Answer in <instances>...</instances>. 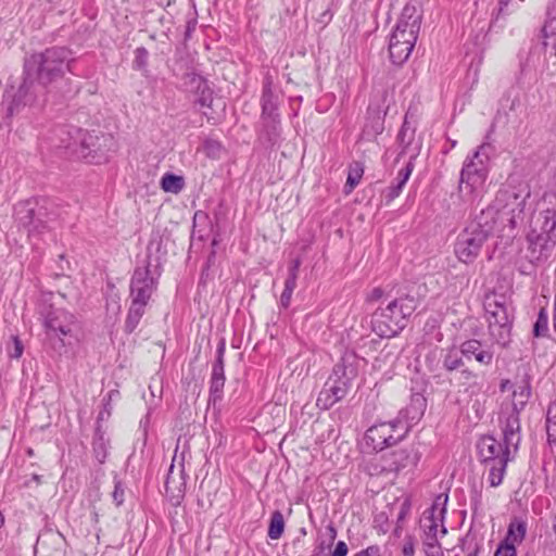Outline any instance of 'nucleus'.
<instances>
[{
	"instance_id": "obj_1",
	"label": "nucleus",
	"mask_w": 556,
	"mask_h": 556,
	"mask_svg": "<svg viewBox=\"0 0 556 556\" xmlns=\"http://www.w3.org/2000/svg\"><path fill=\"white\" fill-rule=\"evenodd\" d=\"M71 51L64 47H51L35 52L24 60L22 83L12 101L10 111L24 106L40 105L47 88L63 78L71 71Z\"/></svg>"
},
{
	"instance_id": "obj_2",
	"label": "nucleus",
	"mask_w": 556,
	"mask_h": 556,
	"mask_svg": "<svg viewBox=\"0 0 556 556\" xmlns=\"http://www.w3.org/2000/svg\"><path fill=\"white\" fill-rule=\"evenodd\" d=\"M527 252L531 263L545 262L556 245V192L548 191L539 203V214L527 235Z\"/></svg>"
},
{
	"instance_id": "obj_3",
	"label": "nucleus",
	"mask_w": 556,
	"mask_h": 556,
	"mask_svg": "<svg viewBox=\"0 0 556 556\" xmlns=\"http://www.w3.org/2000/svg\"><path fill=\"white\" fill-rule=\"evenodd\" d=\"M496 230V211L482 210L481 213L458 235L455 243L456 257L465 263H472L479 255L485 241Z\"/></svg>"
},
{
	"instance_id": "obj_4",
	"label": "nucleus",
	"mask_w": 556,
	"mask_h": 556,
	"mask_svg": "<svg viewBox=\"0 0 556 556\" xmlns=\"http://www.w3.org/2000/svg\"><path fill=\"white\" fill-rule=\"evenodd\" d=\"M491 151L490 143H482L465 159L458 184V191L465 202L472 203L482 195L490 172Z\"/></svg>"
},
{
	"instance_id": "obj_5",
	"label": "nucleus",
	"mask_w": 556,
	"mask_h": 556,
	"mask_svg": "<svg viewBox=\"0 0 556 556\" xmlns=\"http://www.w3.org/2000/svg\"><path fill=\"white\" fill-rule=\"evenodd\" d=\"M421 14L415 5H405L393 30L390 42V59L394 64L404 63L412 53L420 29Z\"/></svg>"
},
{
	"instance_id": "obj_6",
	"label": "nucleus",
	"mask_w": 556,
	"mask_h": 556,
	"mask_svg": "<svg viewBox=\"0 0 556 556\" xmlns=\"http://www.w3.org/2000/svg\"><path fill=\"white\" fill-rule=\"evenodd\" d=\"M529 198L530 188L526 184L518 187L508 185L500 190L494 204L488 207L496 211V226L501 223L503 229H515L523 223Z\"/></svg>"
},
{
	"instance_id": "obj_7",
	"label": "nucleus",
	"mask_w": 556,
	"mask_h": 556,
	"mask_svg": "<svg viewBox=\"0 0 556 556\" xmlns=\"http://www.w3.org/2000/svg\"><path fill=\"white\" fill-rule=\"evenodd\" d=\"M418 307V300L405 295L391 301L384 308L372 314V330L381 338L396 336L406 326L407 318Z\"/></svg>"
},
{
	"instance_id": "obj_8",
	"label": "nucleus",
	"mask_w": 556,
	"mask_h": 556,
	"mask_svg": "<svg viewBox=\"0 0 556 556\" xmlns=\"http://www.w3.org/2000/svg\"><path fill=\"white\" fill-rule=\"evenodd\" d=\"M353 362L354 356L345 355L340 363L334 365L332 375L318 394L317 406L328 409L348 394L352 380L357 376V369Z\"/></svg>"
},
{
	"instance_id": "obj_9",
	"label": "nucleus",
	"mask_w": 556,
	"mask_h": 556,
	"mask_svg": "<svg viewBox=\"0 0 556 556\" xmlns=\"http://www.w3.org/2000/svg\"><path fill=\"white\" fill-rule=\"evenodd\" d=\"M484 311L490 336L496 343L505 345L511 329V315L505 296L496 293L488 294L484 300Z\"/></svg>"
},
{
	"instance_id": "obj_10",
	"label": "nucleus",
	"mask_w": 556,
	"mask_h": 556,
	"mask_svg": "<svg viewBox=\"0 0 556 556\" xmlns=\"http://www.w3.org/2000/svg\"><path fill=\"white\" fill-rule=\"evenodd\" d=\"M409 428V422L404 420V414L400 412L395 419L371 426L365 433L364 442L374 451H382L400 443L407 435Z\"/></svg>"
},
{
	"instance_id": "obj_11",
	"label": "nucleus",
	"mask_w": 556,
	"mask_h": 556,
	"mask_svg": "<svg viewBox=\"0 0 556 556\" xmlns=\"http://www.w3.org/2000/svg\"><path fill=\"white\" fill-rule=\"evenodd\" d=\"M43 316V327L50 340H59L61 346L71 342L67 339L74 338V329L77 327L75 316L64 308L50 306Z\"/></svg>"
},
{
	"instance_id": "obj_12",
	"label": "nucleus",
	"mask_w": 556,
	"mask_h": 556,
	"mask_svg": "<svg viewBox=\"0 0 556 556\" xmlns=\"http://www.w3.org/2000/svg\"><path fill=\"white\" fill-rule=\"evenodd\" d=\"M393 101V91L388 89L378 90L370 100L367 110V119L363 129V136L371 140L384 129V116L390 110Z\"/></svg>"
},
{
	"instance_id": "obj_13",
	"label": "nucleus",
	"mask_w": 556,
	"mask_h": 556,
	"mask_svg": "<svg viewBox=\"0 0 556 556\" xmlns=\"http://www.w3.org/2000/svg\"><path fill=\"white\" fill-rule=\"evenodd\" d=\"M156 288L157 280L151 275L149 265L137 267L130 280L131 303L147 306Z\"/></svg>"
},
{
	"instance_id": "obj_14",
	"label": "nucleus",
	"mask_w": 556,
	"mask_h": 556,
	"mask_svg": "<svg viewBox=\"0 0 556 556\" xmlns=\"http://www.w3.org/2000/svg\"><path fill=\"white\" fill-rule=\"evenodd\" d=\"M447 494H440L435 497L429 511L425 513L421 518V528L425 536H444L447 532L443 525L444 515L446 513Z\"/></svg>"
},
{
	"instance_id": "obj_15",
	"label": "nucleus",
	"mask_w": 556,
	"mask_h": 556,
	"mask_svg": "<svg viewBox=\"0 0 556 556\" xmlns=\"http://www.w3.org/2000/svg\"><path fill=\"white\" fill-rule=\"evenodd\" d=\"M478 454L481 462L486 465L495 463L497 459L509 460L510 446L502 444L491 435L482 437L478 444Z\"/></svg>"
},
{
	"instance_id": "obj_16",
	"label": "nucleus",
	"mask_w": 556,
	"mask_h": 556,
	"mask_svg": "<svg viewBox=\"0 0 556 556\" xmlns=\"http://www.w3.org/2000/svg\"><path fill=\"white\" fill-rule=\"evenodd\" d=\"M177 459V455L175 454L173 458V464L169 467L166 480H165V492L166 496L174 505H178L184 497L186 490V476L184 471L182 463L179 464L180 468L178 470L175 469V462Z\"/></svg>"
},
{
	"instance_id": "obj_17",
	"label": "nucleus",
	"mask_w": 556,
	"mask_h": 556,
	"mask_svg": "<svg viewBox=\"0 0 556 556\" xmlns=\"http://www.w3.org/2000/svg\"><path fill=\"white\" fill-rule=\"evenodd\" d=\"M224 344H222L217 350V358L213 364L212 375H211V386H210V395L211 401L214 403L217 400H220L224 384H225V372H224Z\"/></svg>"
},
{
	"instance_id": "obj_18",
	"label": "nucleus",
	"mask_w": 556,
	"mask_h": 556,
	"mask_svg": "<svg viewBox=\"0 0 556 556\" xmlns=\"http://www.w3.org/2000/svg\"><path fill=\"white\" fill-rule=\"evenodd\" d=\"M455 381L459 391L470 396L479 394L483 389V376L468 368L460 370Z\"/></svg>"
},
{
	"instance_id": "obj_19",
	"label": "nucleus",
	"mask_w": 556,
	"mask_h": 556,
	"mask_svg": "<svg viewBox=\"0 0 556 556\" xmlns=\"http://www.w3.org/2000/svg\"><path fill=\"white\" fill-rule=\"evenodd\" d=\"M460 353L468 361L472 358L482 365H490L493 361V353L484 349L478 340H467L460 345Z\"/></svg>"
},
{
	"instance_id": "obj_20",
	"label": "nucleus",
	"mask_w": 556,
	"mask_h": 556,
	"mask_svg": "<svg viewBox=\"0 0 556 556\" xmlns=\"http://www.w3.org/2000/svg\"><path fill=\"white\" fill-rule=\"evenodd\" d=\"M78 139L80 142V150L79 154L83 157L89 156L92 152L97 153L98 151H101V142H111L112 138L109 136L102 135L101 137L90 134L88 131H83L81 129L77 130Z\"/></svg>"
},
{
	"instance_id": "obj_21",
	"label": "nucleus",
	"mask_w": 556,
	"mask_h": 556,
	"mask_svg": "<svg viewBox=\"0 0 556 556\" xmlns=\"http://www.w3.org/2000/svg\"><path fill=\"white\" fill-rule=\"evenodd\" d=\"M507 414L506 420L503 426L504 443L507 446L517 450L520 442V420L519 414L505 412Z\"/></svg>"
},
{
	"instance_id": "obj_22",
	"label": "nucleus",
	"mask_w": 556,
	"mask_h": 556,
	"mask_svg": "<svg viewBox=\"0 0 556 556\" xmlns=\"http://www.w3.org/2000/svg\"><path fill=\"white\" fill-rule=\"evenodd\" d=\"M544 46L551 48L556 55V0L547 9V21L543 27Z\"/></svg>"
},
{
	"instance_id": "obj_23",
	"label": "nucleus",
	"mask_w": 556,
	"mask_h": 556,
	"mask_svg": "<svg viewBox=\"0 0 556 556\" xmlns=\"http://www.w3.org/2000/svg\"><path fill=\"white\" fill-rule=\"evenodd\" d=\"M531 395V388L527 381H521L513 390V399L509 405V412L519 414L528 403ZM508 410V407L505 408Z\"/></svg>"
},
{
	"instance_id": "obj_24",
	"label": "nucleus",
	"mask_w": 556,
	"mask_h": 556,
	"mask_svg": "<svg viewBox=\"0 0 556 556\" xmlns=\"http://www.w3.org/2000/svg\"><path fill=\"white\" fill-rule=\"evenodd\" d=\"M277 108H278V96L273 92V90L270 88V83L267 81L264 86L263 96H262L263 117L269 118L273 122H276Z\"/></svg>"
},
{
	"instance_id": "obj_25",
	"label": "nucleus",
	"mask_w": 556,
	"mask_h": 556,
	"mask_svg": "<svg viewBox=\"0 0 556 556\" xmlns=\"http://www.w3.org/2000/svg\"><path fill=\"white\" fill-rule=\"evenodd\" d=\"M190 85L195 88V92L198 94V103L204 106H211L213 98L212 90L207 84V81L199 75H192L190 77Z\"/></svg>"
},
{
	"instance_id": "obj_26",
	"label": "nucleus",
	"mask_w": 556,
	"mask_h": 556,
	"mask_svg": "<svg viewBox=\"0 0 556 556\" xmlns=\"http://www.w3.org/2000/svg\"><path fill=\"white\" fill-rule=\"evenodd\" d=\"M526 532L527 523L520 518H514L508 526L507 535L503 542L515 546L523 541Z\"/></svg>"
},
{
	"instance_id": "obj_27",
	"label": "nucleus",
	"mask_w": 556,
	"mask_h": 556,
	"mask_svg": "<svg viewBox=\"0 0 556 556\" xmlns=\"http://www.w3.org/2000/svg\"><path fill=\"white\" fill-rule=\"evenodd\" d=\"M388 462V469L391 471H399L403 468H406L409 465L415 464V456H413L408 451L406 450H400L389 457Z\"/></svg>"
},
{
	"instance_id": "obj_28",
	"label": "nucleus",
	"mask_w": 556,
	"mask_h": 556,
	"mask_svg": "<svg viewBox=\"0 0 556 556\" xmlns=\"http://www.w3.org/2000/svg\"><path fill=\"white\" fill-rule=\"evenodd\" d=\"M16 218L22 226L28 228L29 232L39 228L40 222L35 220L34 210L28 204H22L16 208Z\"/></svg>"
},
{
	"instance_id": "obj_29",
	"label": "nucleus",
	"mask_w": 556,
	"mask_h": 556,
	"mask_svg": "<svg viewBox=\"0 0 556 556\" xmlns=\"http://www.w3.org/2000/svg\"><path fill=\"white\" fill-rule=\"evenodd\" d=\"M508 460L497 459L495 463L486 464L489 470L488 481L491 486H498L504 478Z\"/></svg>"
},
{
	"instance_id": "obj_30",
	"label": "nucleus",
	"mask_w": 556,
	"mask_h": 556,
	"mask_svg": "<svg viewBox=\"0 0 556 556\" xmlns=\"http://www.w3.org/2000/svg\"><path fill=\"white\" fill-rule=\"evenodd\" d=\"M463 357L464 355L460 353V348H451L446 350L442 357V364L444 369H446L447 371H454L459 369L464 365Z\"/></svg>"
},
{
	"instance_id": "obj_31",
	"label": "nucleus",
	"mask_w": 556,
	"mask_h": 556,
	"mask_svg": "<svg viewBox=\"0 0 556 556\" xmlns=\"http://www.w3.org/2000/svg\"><path fill=\"white\" fill-rule=\"evenodd\" d=\"M184 187H185V179L182 176L166 173L163 175V177L161 179V188L165 192H170V193L177 194L184 189Z\"/></svg>"
},
{
	"instance_id": "obj_32",
	"label": "nucleus",
	"mask_w": 556,
	"mask_h": 556,
	"mask_svg": "<svg viewBox=\"0 0 556 556\" xmlns=\"http://www.w3.org/2000/svg\"><path fill=\"white\" fill-rule=\"evenodd\" d=\"M146 307L147 306H142V305H138V304L136 305L135 303H130L127 318L125 321V331L126 332L131 333L137 328V326L140 323V319L142 318V316L146 313Z\"/></svg>"
},
{
	"instance_id": "obj_33",
	"label": "nucleus",
	"mask_w": 556,
	"mask_h": 556,
	"mask_svg": "<svg viewBox=\"0 0 556 556\" xmlns=\"http://www.w3.org/2000/svg\"><path fill=\"white\" fill-rule=\"evenodd\" d=\"M283 529H285L283 515L281 514V511L275 510L270 517L267 534L271 540H278L282 535Z\"/></svg>"
},
{
	"instance_id": "obj_34",
	"label": "nucleus",
	"mask_w": 556,
	"mask_h": 556,
	"mask_svg": "<svg viewBox=\"0 0 556 556\" xmlns=\"http://www.w3.org/2000/svg\"><path fill=\"white\" fill-rule=\"evenodd\" d=\"M546 431L548 441L556 444V401L551 403L546 413Z\"/></svg>"
},
{
	"instance_id": "obj_35",
	"label": "nucleus",
	"mask_w": 556,
	"mask_h": 556,
	"mask_svg": "<svg viewBox=\"0 0 556 556\" xmlns=\"http://www.w3.org/2000/svg\"><path fill=\"white\" fill-rule=\"evenodd\" d=\"M525 0H498L495 18L506 16L515 12Z\"/></svg>"
},
{
	"instance_id": "obj_36",
	"label": "nucleus",
	"mask_w": 556,
	"mask_h": 556,
	"mask_svg": "<svg viewBox=\"0 0 556 556\" xmlns=\"http://www.w3.org/2000/svg\"><path fill=\"white\" fill-rule=\"evenodd\" d=\"M424 547L427 556H444L440 544V536H424Z\"/></svg>"
},
{
	"instance_id": "obj_37",
	"label": "nucleus",
	"mask_w": 556,
	"mask_h": 556,
	"mask_svg": "<svg viewBox=\"0 0 556 556\" xmlns=\"http://www.w3.org/2000/svg\"><path fill=\"white\" fill-rule=\"evenodd\" d=\"M548 332V315L544 308L539 312L536 321L533 326L535 337H545Z\"/></svg>"
},
{
	"instance_id": "obj_38",
	"label": "nucleus",
	"mask_w": 556,
	"mask_h": 556,
	"mask_svg": "<svg viewBox=\"0 0 556 556\" xmlns=\"http://www.w3.org/2000/svg\"><path fill=\"white\" fill-rule=\"evenodd\" d=\"M92 448L96 458L100 464H103L108 454V442L103 435H99L93 440Z\"/></svg>"
},
{
	"instance_id": "obj_39",
	"label": "nucleus",
	"mask_w": 556,
	"mask_h": 556,
	"mask_svg": "<svg viewBox=\"0 0 556 556\" xmlns=\"http://www.w3.org/2000/svg\"><path fill=\"white\" fill-rule=\"evenodd\" d=\"M363 175V168L356 164L355 167H352L349 172L346 184L344 186L345 193L352 192V190L359 184V180Z\"/></svg>"
},
{
	"instance_id": "obj_40",
	"label": "nucleus",
	"mask_w": 556,
	"mask_h": 556,
	"mask_svg": "<svg viewBox=\"0 0 556 556\" xmlns=\"http://www.w3.org/2000/svg\"><path fill=\"white\" fill-rule=\"evenodd\" d=\"M425 402L426 401L422 396L415 395L412 400L410 406L406 409V415L414 409L415 414L412 416V419H418L422 415Z\"/></svg>"
},
{
	"instance_id": "obj_41",
	"label": "nucleus",
	"mask_w": 556,
	"mask_h": 556,
	"mask_svg": "<svg viewBox=\"0 0 556 556\" xmlns=\"http://www.w3.org/2000/svg\"><path fill=\"white\" fill-rule=\"evenodd\" d=\"M413 168H414V165L410 160L404 168L400 169V172L397 173V177H396V182L400 184V186H403V187L405 186V184L407 182V180L413 172Z\"/></svg>"
},
{
	"instance_id": "obj_42",
	"label": "nucleus",
	"mask_w": 556,
	"mask_h": 556,
	"mask_svg": "<svg viewBox=\"0 0 556 556\" xmlns=\"http://www.w3.org/2000/svg\"><path fill=\"white\" fill-rule=\"evenodd\" d=\"M494 556H517L516 547L511 544L503 542L497 547Z\"/></svg>"
},
{
	"instance_id": "obj_43",
	"label": "nucleus",
	"mask_w": 556,
	"mask_h": 556,
	"mask_svg": "<svg viewBox=\"0 0 556 556\" xmlns=\"http://www.w3.org/2000/svg\"><path fill=\"white\" fill-rule=\"evenodd\" d=\"M135 54V64L138 68H143L148 63V51L144 48H137Z\"/></svg>"
},
{
	"instance_id": "obj_44",
	"label": "nucleus",
	"mask_w": 556,
	"mask_h": 556,
	"mask_svg": "<svg viewBox=\"0 0 556 556\" xmlns=\"http://www.w3.org/2000/svg\"><path fill=\"white\" fill-rule=\"evenodd\" d=\"M13 351H9L10 357L20 358L24 351V345L17 336H12Z\"/></svg>"
},
{
	"instance_id": "obj_45",
	"label": "nucleus",
	"mask_w": 556,
	"mask_h": 556,
	"mask_svg": "<svg viewBox=\"0 0 556 556\" xmlns=\"http://www.w3.org/2000/svg\"><path fill=\"white\" fill-rule=\"evenodd\" d=\"M402 553L404 556L415 555V540L412 536H406L404 539Z\"/></svg>"
},
{
	"instance_id": "obj_46",
	"label": "nucleus",
	"mask_w": 556,
	"mask_h": 556,
	"mask_svg": "<svg viewBox=\"0 0 556 556\" xmlns=\"http://www.w3.org/2000/svg\"><path fill=\"white\" fill-rule=\"evenodd\" d=\"M403 186H400V184L395 182L394 185L390 186L386 191V199L388 202L393 201L395 198L400 195L402 192Z\"/></svg>"
},
{
	"instance_id": "obj_47",
	"label": "nucleus",
	"mask_w": 556,
	"mask_h": 556,
	"mask_svg": "<svg viewBox=\"0 0 556 556\" xmlns=\"http://www.w3.org/2000/svg\"><path fill=\"white\" fill-rule=\"evenodd\" d=\"M384 295V291L380 288H374L371 291H369L366 295V302L367 303H376L382 299Z\"/></svg>"
},
{
	"instance_id": "obj_48",
	"label": "nucleus",
	"mask_w": 556,
	"mask_h": 556,
	"mask_svg": "<svg viewBox=\"0 0 556 556\" xmlns=\"http://www.w3.org/2000/svg\"><path fill=\"white\" fill-rule=\"evenodd\" d=\"M346 554H348V545L343 541H339L336 544V547L331 552L330 556H346Z\"/></svg>"
},
{
	"instance_id": "obj_49",
	"label": "nucleus",
	"mask_w": 556,
	"mask_h": 556,
	"mask_svg": "<svg viewBox=\"0 0 556 556\" xmlns=\"http://www.w3.org/2000/svg\"><path fill=\"white\" fill-rule=\"evenodd\" d=\"M296 279L298 276H295L294 274H289L285 282V289L288 291H294L296 287Z\"/></svg>"
},
{
	"instance_id": "obj_50",
	"label": "nucleus",
	"mask_w": 556,
	"mask_h": 556,
	"mask_svg": "<svg viewBox=\"0 0 556 556\" xmlns=\"http://www.w3.org/2000/svg\"><path fill=\"white\" fill-rule=\"evenodd\" d=\"M293 291H288L283 289L282 294L280 296V303L283 307H288L291 302Z\"/></svg>"
},
{
	"instance_id": "obj_51",
	"label": "nucleus",
	"mask_w": 556,
	"mask_h": 556,
	"mask_svg": "<svg viewBox=\"0 0 556 556\" xmlns=\"http://www.w3.org/2000/svg\"><path fill=\"white\" fill-rule=\"evenodd\" d=\"M361 552L364 554V556H380L381 555L380 547L378 545H371Z\"/></svg>"
},
{
	"instance_id": "obj_52",
	"label": "nucleus",
	"mask_w": 556,
	"mask_h": 556,
	"mask_svg": "<svg viewBox=\"0 0 556 556\" xmlns=\"http://www.w3.org/2000/svg\"><path fill=\"white\" fill-rule=\"evenodd\" d=\"M300 266H301L300 258L293 260L292 264H291V266L289 268V274H294L295 276H298Z\"/></svg>"
},
{
	"instance_id": "obj_53",
	"label": "nucleus",
	"mask_w": 556,
	"mask_h": 556,
	"mask_svg": "<svg viewBox=\"0 0 556 556\" xmlns=\"http://www.w3.org/2000/svg\"><path fill=\"white\" fill-rule=\"evenodd\" d=\"M113 497L118 505L123 502V490H119L117 485L115 486V491L113 492Z\"/></svg>"
},
{
	"instance_id": "obj_54",
	"label": "nucleus",
	"mask_w": 556,
	"mask_h": 556,
	"mask_svg": "<svg viewBox=\"0 0 556 556\" xmlns=\"http://www.w3.org/2000/svg\"><path fill=\"white\" fill-rule=\"evenodd\" d=\"M406 132H407L406 123H404V125L402 126V128L397 135V139L401 142V144H403L405 142Z\"/></svg>"
},
{
	"instance_id": "obj_55",
	"label": "nucleus",
	"mask_w": 556,
	"mask_h": 556,
	"mask_svg": "<svg viewBox=\"0 0 556 556\" xmlns=\"http://www.w3.org/2000/svg\"><path fill=\"white\" fill-rule=\"evenodd\" d=\"M508 383H509V381L502 383L501 389L504 390Z\"/></svg>"
},
{
	"instance_id": "obj_56",
	"label": "nucleus",
	"mask_w": 556,
	"mask_h": 556,
	"mask_svg": "<svg viewBox=\"0 0 556 556\" xmlns=\"http://www.w3.org/2000/svg\"><path fill=\"white\" fill-rule=\"evenodd\" d=\"M451 146H452V148H454L456 146V141L455 140L451 141Z\"/></svg>"
},
{
	"instance_id": "obj_57",
	"label": "nucleus",
	"mask_w": 556,
	"mask_h": 556,
	"mask_svg": "<svg viewBox=\"0 0 556 556\" xmlns=\"http://www.w3.org/2000/svg\"><path fill=\"white\" fill-rule=\"evenodd\" d=\"M354 556H364V554L362 552L355 554Z\"/></svg>"
}]
</instances>
